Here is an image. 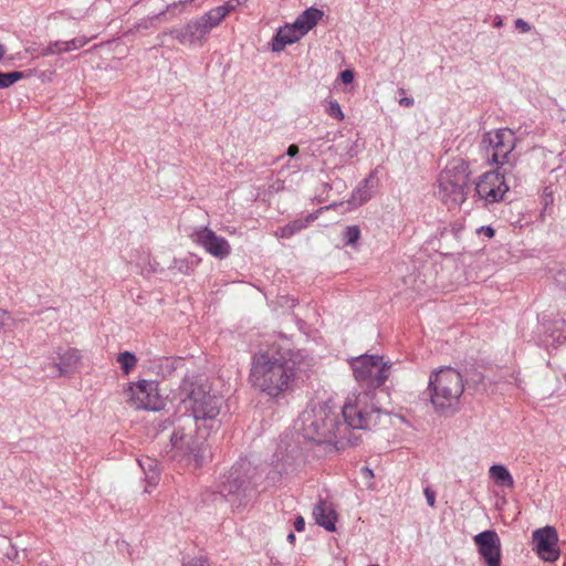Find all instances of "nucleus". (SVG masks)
<instances>
[{
	"instance_id": "1",
	"label": "nucleus",
	"mask_w": 566,
	"mask_h": 566,
	"mask_svg": "<svg viewBox=\"0 0 566 566\" xmlns=\"http://www.w3.org/2000/svg\"><path fill=\"white\" fill-rule=\"evenodd\" d=\"M313 366V358L303 350L271 344L253 355L249 381L255 390L279 398L308 377Z\"/></svg>"
},
{
	"instance_id": "10",
	"label": "nucleus",
	"mask_w": 566,
	"mask_h": 566,
	"mask_svg": "<svg viewBox=\"0 0 566 566\" xmlns=\"http://www.w3.org/2000/svg\"><path fill=\"white\" fill-rule=\"evenodd\" d=\"M220 493L233 505H245L256 493L252 480L232 470L220 485Z\"/></svg>"
},
{
	"instance_id": "14",
	"label": "nucleus",
	"mask_w": 566,
	"mask_h": 566,
	"mask_svg": "<svg viewBox=\"0 0 566 566\" xmlns=\"http://www.w3.org/2000/svg\"><path fill=\"white\" fill-rule=\"evenodd\" d=\"M191 240L205 249V251L218 259H224L231 253V247L227 239L218 235L208 227H201L190 235Z\"/></svg>"
},
{
	"instance_id": "20",
	"label": "nucleus",
	"mask_w": 566,
	"mask_h": 566,
	"mask_svg": "<svg viewBox=\"0 0 566 566\" xmlns=\"http://www.w3.org/2000/svg\"><path fill=\"white\" fill-rule=\"evenodd\" d=\"M138 463L145 473L147 482L155 486L158 483L160 475L158 461L149 457H143L138 460Z\"/></svg>"
},
{
	"instance_id": "7",
	"label": "nucleus",
	"mask_w": 566,
	"mask_h": 566,
	"mask_svg": "<svg viewBox=\"0 0 566 566\" xmlns=\"http://www.w3.org/2000/svg\"><path fill=\"white\" fill-rule=\"evenodd\" d=\"M468 166L463 161L449 164L439 177V196L449 208L459 207L467 199Z\"/></svg>"
},
{
	"instance_id": "36",
	"label": "nucleus",
	"mask_w": 566,
	"mask_h": 566,
	"mask_svg": "<svg viewBox=\"0 0 566 566\" xmlns=\"http://www.w3.org/2000/svg\"><path fill=\"white\" fill-rule=\"evenodd\" d=\"M399 104L403 107H410L413 105V98L411 97H401L399 99Z\"/></svg>"
},
{
	"instance_id": "39",
	"label": "nucleus",
	"mask_w": 566,
	"mask_h": 566,
	"mask_svg": "<svg viewBox=\"0 0 566 566\" xmlns=\"http://www.w3.org/2000/svg\"><path fill=\"white\" fill-rule=\"evenodd\" d=\"M184 566H209V565L205 560L195 559V560H191V562L185 564Z\"/></svg>"
},
{
	"instance_id": "21",
	"label": "nucleus",
	"mask_w": 566,
	"mask_h": 566,
	"mask_svg": "<svg viewBox=\"0 0 566 566\" xmlns=\"http://www.w3.org/2000/svg\"><path fill=\"white\" fill-rule=\"evenodd\" d=\"M81 360V354L75 348H69L63 355L60 357V363L57 364L61 375H65L77 367Z\"/></svg>"
},
{
	"instance_id": "29",
	"label": "nucleus",
	"mask_w": 566,
	"mask_h": 566,
	"mask_svg": "<svg viewBox=\"0 0 566 566\" xmlns=\"http://www.w3.org/2000/svg\"><path fill=\"white\" fill-rule=\"evenodd\" d=\"M90 40L91 39H87L84 36H78V38L72 39L70 41H65V43L67 44V52L83 48L84 45H86L90 42Z\"/></svg>"
},
{
	"instance_id": "15",
	"label": "nucleus",
	"mask_w": 566,
	"mask_h": 566,
	"mask_svg": "<svg viewBox=\"0 0 566 566\" xmlns=\"http://www.w3.org/2000/svg\"><path fill=\"white\" fill-rule=\"evenodd\" d=\"M507 190L504 176L496 171L483 174L475 185L476 195L490 203L503 200Z\"/></svg>"
},
{
	"instance_id": "35",
	"label": "nucleus",
	"mask_w": 566,
	"mask_h": 566,
	"mask_svg": "<svg viewBox=\"0 0 566 566\" xmlns=\"http://www.w3.org/2000/svg\"><path fill=\"white\" fill-rule=\"evenodd\" d=\"M294 527L297 532H303L305 528V521L302 516L296 517L294 522Z\"/></svg>"
},
{
	"instance_id": "32",
	"label": "nucleus",
	"mask_w": 566,
	"mask_h": 566,
	"mask_svg": "<svg viewBox=\"0 0 566 566\" xmlns=\"http://www.w3.org/2000/svg\"><path fill=\"white\" fill-rule=\"evenodd\" d=\"M339 78L344 84H350L354 81V72L352 70H345L340 72Z\"/></svg>"
},
{
	"instance_id": "26",
	"label": "nucleus",
	"mask_w": 566,
	"mask_h": 566,
	"mask_svg": "<svg viewBox=\"0 0 566 566\" xmlns=\"http://www.w3.org/2000/svg\"><path fill=\"white\" fill-rule=\"evenodd\" d=\"M64 52H67V44L65 43V41H55V42H51L42 51L41 54L43 56H48V55H54V54H60V53H64Z\"/></svg>"
},
{
	"instance_id": "8",
	"label": "nucleus",
	"mask_w": 566,
	"mask_h": 566,
	"mask_svg": "<svg viewBox=\"0 0 566 566\" xmlns=\"http://www.w3.org/2000/svg\"><path fill=\"white\" fill-rule=\"evenodd\" d=\"M352 368L358 382V391H371L381 387L389 376V366L382 361V357L364 355L353 359Z\"/></svg>"
},
{
	"instance_id": "27",
	"label": "nucleus",
	"mask_w": 566,
	"mask_h": 566,
	"mask_svg": "<svg viewBox=\"0 0 566 566\" xmlns=\"http://www.w3.org/2000/svg\"><path fill=\"white\" fill-rule=\"evenodd\" d=\"M360 238V229L357 226L347 227L344 231L346 244L354 245Z\"/></svg>"
},
{
	"instance_id": "34",
	"label": "nucleus",
	"mask_w": 566,
	"mask_h": 566,
	"mask_svg": "<svg viewBox=\"0 0 566 566\" xmlns=\"http://www.w3.org/2000/svg\"><path fill=\"white\" fill-rule=\"evenodd\" d=\"M11 319L10 314L0 308V329L8 324V321Z\"/></svg>"
},
{
	"instance_id": "19",
	"label": "nucleus",
	"mask_w": 566,
	"mask_h": 566,
	"mask_svg": "<svg viewBox=\"0 0 566 566\" xmlns=\"http://www.w3.org/2000/svg\"><path fill=\"white\" fill-rule=\"evenodd\" d=\"M317 219L316 213H310L305 218L295 219L282 227L275 232V235L282 239H290L295 233L300 232L303 229H306L313 221Z\"/></svg>"
},
{
	"instance_id": "5",
	"label": "nucleus",
	"mask_w": 566,
	"mask_h": 566,
	"mask_svg": "<svg viewBox=\"0 0 566 566\" xmlns=\"http://www.w3.org/2000/svg\"><path fill=\"white\" fill-rule=\"evenodd\" d=\"M428 390L437 411L454 410L464 390L462 376L451 367L442 368L430 376Z\"/></svg>"
},
{
	"instance_id": "3",
	"label": "nucleus",
	"mask_w": 566,
	"mask_h": 566,
	"mask_svg": "<svg viewBox=\"0 0 566 566\" xmlns=\"http://www.w3.org/2000/svg\"><path fill=\"white\" fill-rule=\"evenodd\" d=\"M209 436L207 428L200 427L196 418L182 416L171 434V444L180 457L187 459L195 469L202 465L206 458V440Z\"/></svg>"
},
{
	"instance_id": "25",
	"label": "nucleus",
	"mask_w": 566,
	"mask_h": 566,
	"mask_svg": "<svg viewBox=\"0 0 566 566\" xmlns=\"http://www.w3.org/2000/svg\"><path fill=\"white\" fill-rule=\"evenodd\" d=\"M22 78H24V73L19 71L0 73V88L10 87L12 84Z\"/></svg>"
},
{
	"instance_id": "12",
	"label": "nucleus",
	"mask_w": 566,
	"mask_h": 566,
	"mask_svg": "<svg viewBox=\"0 0 566 566\" xmlns=\"http://www.w3.org/2000/svg\"><path fill=\"white\" fill-rule=\"evenodd\" d=\"M489 143L486 153L493 164L503 165L507 156L515 147V134L509 128H500L489 132L486 135Z\"/></svg>"
},
{
	"instance_id": "37",
	"label": "nucleus",
	"mask_w": 566,
	"mask_h": 566,
	"mask_svg": "<svg viewBox=\"0 0 566 566\" xmlns=\"http://www.w3.org/2000/svg\"><path fill=\"white\" fill-rule=\"evenodd\" d=\"M480 232L484 233L488 238H493L495 234L494 229L491 227H482Z\"/></svg>"
},
{
	"instance_id": "41",
	"label": "nucleus",
	"mask_w": 566,
	"mask_h": 566,
	"mask_svg": "<svg viewBox=\"0 0 566 566\" xmlns=\"http://www.w3.org/2000/svg\"><path fill=\"white\" fill-rule=\"evenodd\" d=\"M4 54H6V49L2 44H0V61L3 59Z\"/></svg>"
},
{
	"instance_id": "18",
	"label": "nucleus",
	"mask_w": 566,
	"mask_h": 566,
	"mask_svg": "<svg viewBox=\"0 0 566 566\" xmlns=\"http://www.w3.org/2000/svg\"><path fill=\"white\" fill-rule=\"evenodd\" d=\"M223 19L224 11L219 10L218 8H213L206 14H203L199 20L195 21V25L192 27V29H196L195 32H197V34L203 35L206 38L207 34L213 28L218 27Z\"/></svg>"
},
{
	"instance_id": "11",
	"label": "nucleus",
	"mask_w": 566,
	"mask_h": 566,
	"mask_svg": "<svg viewBox=\"0 0 566 566\" xmlns=\"http://www.w3.org/2000/svg\"><path fill=\"white\" fill-rule=\"evenodd\" d=\"M127 402L135 409H160L163 401L158 384L154 380L142 379L129 384L126 389Z\"/></svg>"
},
{
	"instance_id": "22",
	"label": "nucleus",
	"mask_w": 566,
	"mask_h": 566,
	"mask_svg": "<svg viewBox=\"0 0 566 566\" xmlns=\"http://www.w3.org/2000/svg\"><path fill=\"white\" fill-rule=\"evenodd\" d=\"M489 475L495 484L513 488L514 480L510 471L502 464H494L489 469Z\"/></svg>"
},
{
	"instance_id": "2",
	"label": "nucleus",
	"mask_w": 566,
	"mask_h": 566,
	"mask_svg": "<svg viewBox=\"0 0 566 566\" xmlns=\"http://www.w3.org/2000/svg\"><path fill=\"white\" fill-rule=\"evenodd\" d=\"M295 428L304 439L316 443H332L337 449L356 444L346 437V427L338 421V413L328 403L307 407L298 416Z\"/></svg>"
},
{
	"instance_id": "30",
	"label": "nucleus",
	"mask_w": 566,
	"mask_h": 566,
	"mask_svg": "<svg viewBox=\"0 0 566 566\" xmlns=\"http://www.w3.org/2000/svg\"><path fill=\"white\" fill-rule=\"evenodd\" d=\"M238 0H229L226 4L217 7L219 10L224 11V18L235 9Z\"/></svg>"
},
{
	"instance_id": "13",
	"label": "nucleus",
	"mask_w": 566,
	"mask_h": 566,
	"mask_svg": "<svg viewBox=\"0 0 566 566\" xmlns=\"http://www.w3.org/2000/svg\"><path fill=\"white\" fill-rule=\"evenodd\" d=\"M533 551L545 562H556L560 552L558 548V535L553 526L537 528L532 535Z\"/></svg>"
},
{
	"instance_id": "28",
	"label": "nucleus",
	"mask_w": 566,
	"mask_h": 566,
	"mask_svg": "<svg viewBox=\"0 0 566 566\" xmlns=\"http://www.w3.org/2000/svg\"><path fill=\"white\" fill-rule=\"evenodd\" d=\"M326 113L331 117L336 118L338 120H343L344 119L343 111H342L340 105H339V103L337 101H329L328 102V106H327Z\"/></svg>"
},
{
	"instance_id": "23",
	"label": "nucleus",
	"mask_w": 566,
	"mask_h": 566,
	"mask_svg": "<svg viewBox=\"0 0 566 566\" xmlns=\"http://www.w3.org/2000/svg\"><path fill=\"white\" fill-rule=\"evenodd\" d=\"M195 25V21L188 23L184 29L176 30L172 33L175 34V38L181 43V44H193L197 41H201L205 39L203 35L197 34L196 29H192Z\"/></svg>"
},
{
	"instance_id": "24",
	"label": "nucleus",
	"mask_w": 566,
	"mask_h": 566,
	"mask_svg": "<svg viewBox=\"0 0 566 566\" xmlns=\"http://www.w3.org/2000/svg\"><path fill=\"white\" fill-rule=\"evenodd\" d=\"M117 361L119 363L123 373L128 375L136 367L137 358L134 354L124 352L118 355Z\"/></svg>"
},
{
	"instance_id": "42",
	"label": "nucleus",
	"mask_w": 566,
	"mask_h": 566,
	"mask_svg": "<svg viewBox=\"0 0 566 566\" xmlns=\"http://www.w3.org/2000/svg\"><path fill=\"white\" fill-rule=\"evenodd\" d=\"M289 539H290V541H294V539H295V536L291 533V534L289 535Z\"/></svg>"
},
{
	"instance_id": "33",
	"label": "nucleus",
	"mask_w": 566,
	"mask_h": 566,
	"mask_svg": "<svg viewBox=\"0 0 566 566\" xmlns=\"http://www.w3.org/2000/svg\"><path fill=\"white\" fill-rule=\"evenodd\" d=\"M515 27L516 29H518L522 33H527L531 31V25L530 23H527L526 21H524L523 19H517L515 21Z\"/></svg>"
},
{
	"instance_id": "43",
	"label": "nucleus",
	"mask_w": 566,
	"mask_h": 566,
	"mask_svg": "<svg viewBox=\"0 0 566 566\" xmlns=\"http://www.w3.org/2000/svg\"><path fill=\"white\" fill-rule=\"evenodd\" d=\"M400 93H401V94H405V93H406V91H405L403 88H400Z\"/></svg>"
},
{
	"instance_id": "4",
	"label": "nucleus",
	"mask_w": 566,
	"mask_h": 566,
	"mask_svg": "<svg viewBox=\"0 0 566 566\" xmlns=\"http://www.w3.org/2000/svg\"><path fill=\"white\" fill-rule=\"evenodd\" d=\"M374 400L371 391L354 390L347 395L342 408L346 434L349 429L370 430L378 424L382 411Z\"/></svg>"
},
{
	"instance_id": "40",
	"label": "nucleus",
	"mask_w": 566,
	"mask_h": 566,
	"mask_svg": "<svg viewBox=\"0 0 566 566\" xmlns=\"http://www.w3.org/2000/svg\"><path fill=\"white\" fill-rule=\"evenodd\" d=\"M493 25L494 28H501L503 25V20L500 15L495 17Z\"/></svg>"
},
{
	"instance_id": "16",
	"label": "nucleus",
	"mask_w": 566,
	"mask_h": 566,
	"mask_svg": "<svg viewBox=\"0 0 566 566\" xmlns=\"http://www.w3.org/2000/svg\"><path fill=\"white\" fill-rule=\"evenodd\" d=\"M474 543L488 566H501V541L496 532H481L474 536Z\"/></svg>"
},
{
	"instance_id": "44",
	"label": "nucleus",
	"mask_w": 566,
	"mask_h": 566,
	"mask_svg": "<svg viewBox=\"0 0 566 566\" xmlns=\"http://www.w3.org/2000/svg\"><path fill=\"white\" fill-rule=\"evenodd\" d=\"M188 2H195L196 0H187Z\"/></svg>"
},
{
	"instance_id": "17",
	"label": "nucleus",
	"mask_w": 566,
	"mask_h": 566,
	"mask_svg": "<svg viewBox=\"0 0 566 566\" xmlns=\"http://www.w3.org/2000/svg\"><path fill=\"white\" fill-rule=\"evenodd\" d=\"M313 516L316 523L326 531L334 532L336 530L337 513L332 503L319 500L313 509Z\"/></svg>"
},
{
	"instance_id": "9",
	"label": "nucleus",
	"mask_w": 566,
	"mask_h": 566,
	"mask_svg": "<svg viewBox=\"0 0 566 566\" xmlns=\"http://www.w3.org/2000/svg\"><path fill=\"white\" fill-rule=\"evenodd\" d=\"M323 12L315 8L305 10L292 24L279 29L273 40V51H282L286 45L297 42L322 19Z\"/></svg>"
},
{
	"instance_id": "6",
	"label": "nucleus",
	"mask_w": 566,
	"mask_h": 566,
	"mask_svg": "<svg viewBox=\"0 0 566 566\" xmlns=\"http://www.w3.org/2000/svg\"><path fill=\"white\" fill-rule=\"evenodd\" d=\"M182 403L191 417L200 421H213L220 413V398L210 394V387L201 379L186 378L181 386Z\"/></svg>"
},
{
	"instance_id": "31",
	"label": "nucleus",
	"mask_w": 566,
	"mask_h": 566,
	"mask_svg": "<svg viewBox=\"0 0 566 566\" xmlns=\"http://www.w3.org/2000/svg\"><path fill=\"white\" fill-rule=\"evenodd\" d=\"M423 494L426 496L427 503L433 507L436 505V493L430 488H426L423 490Z\"/></svg>"
},
{
	"instance_id": "38",
	"label": "nucleus",
	"mask_w": 566,
	"mask_h": 566,
	"mask_svg": "<svg viewBox=\"0 0 566 566\" xmlns=\"http://www.w3.org/2000/svg\"><path fill=\"white\" fill-rule=\"evenodd\" d=\"M286 154L290 157H294L295 155L298 154V147L295 144L290 145L289 148H287V153Z\"/></svg>"
}]
</instances>
